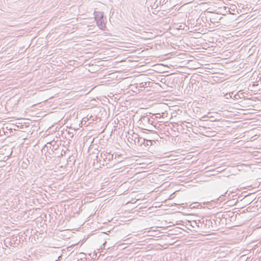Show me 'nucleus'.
<instances>
[{"mask_svg":"<svg viewBox=\"0 0 261 261\" xmlns=\"http://www.w3.org/2000/svg\"><path fill=\"white\" fill-rule=\"evenodd\" d=\"M154 119H151L148 116H143L139 120V123L142 129L147 130H153L155 127L153 125Z\"/></svg>","mask_w":261,"mask_h":261,"instance_id":"f257e3e1","label":"nucleus"},{"mask_svg":"<svg viewBox=\"0 0 261 261\" xmlns=\"http://www.w3.org/2000/svg\"><path fill=\"white\" fill-rule=\"evenodd\" d=\"M97 158L99 161L101 163L103 166L109 164L111 162H113L114 154L111 152H102L100 153V155H97Z\"/></svg>","mask_w":261,"mask_h":261,"instance_id":"f03ea898","label":"nucleus"},{"mask_svg":"<svg viewBox=\"0 0 261 261\" xmlns=\"http://www.w3.org/2000/svg\"><path fill=\"white\" fill-rule=\"evenodd\" d=\"M94 15L98 27L100 30H105L106 28V22L103 18V13L100 11H94Z\"/></svg>","mask_w":261,"mask_h":261,"instance_id":"7ed1b4c3","label":"nucleus"},{"mask_svg":"<svg viewBox=\"0 0 261 261\" xmlns=\"http://www.w3.org/2000/svg\"><path fill=\"white\" fill-rule=\"evenodd\" d=\"M121 158V156L120 154H116L115 158H114L113 162L111 163V165H110V167L121 162L122 161Z\"/></svg>","mask_w":261,"mask_h":261,"instance_id":"20e7f679","label":"nucleus"},{"mask_svg":"<svg viewBox=\"0 0 261 261\" xmlns=\"http://www.w3.org/2000/svg\"><path fill=\"white\" fill-rule=\"evenodd\" d=\"M206 225H208V227L212 229H217V226L215 225L214 222L213 220H206Z\"/></svg>","mask_w":261,"mask_h":261,"instance_id":"39448f33","label":"nucleus"},{"mask_svg":"<svg viewBox=\"0 0 261 261\" xmlns=\"http://www.w3.org/2000/svg\"><path fill=\"white\" fill-rule=\"evenodd\" d=\"M234 213L231 212H227L223 214L222 215V217L224 219H226V217L228 216V217L232 218L233 216Z\"/></svg>","mask_w":261,"mask_h":261,"instance_id":"423d86ee","label":"nucleus"},{"mask_svg":"<svg viewBox=\"0 0 261 261\" xmlns=\"http://www.w3.org/2000/svg\"><path fill=\"white\" fill-rule=\"evenodd\" d=\"M221 220L220 219V215L218 217H216L215 219H213V221L214 222L215 225L217 226V228H218V226H220Z\"/></svg>","mask_w":261,"mask_h":261,"instance_id":"0eeeda50","label":"nucleus"},{"mask_svg":"<svg viewBox=\"0 0 261 261\" xmlns=\"http://www.w3.org/2000/svg\"><path fill=\"white\" fill-rule=\"evenodd\" d=\"M187 225H189L193 228H195L196 226H197L198 227H199V226L197 225V222L196 221H189Z\"/></svg>","mask_w":261,"mask_h":261,"instance_id":"6e6552de","label":"nucleus"},{"mask_svg":"<svg viewBox=\"0 0 261 261\" xmlns=\"http://www.w3.org/2000/svg\"><path fill=\"white\" fill-rule=\"evenodd\" d=\"M140 139L143 141V144H145V146H150L152 144L151 140H145V139L142 138H141Z\"/></svg>","mask_w":261,"mask_h":261,"instance_id":"1a4fd4ad","label":"nucleus"},{"mask_svg":"<svg viewBox=\"0 0 261 261\" xmlns=\"http://www.w3.org/2000/svg\"><path fill=\"white\" fill-rule=\"evenodd\" d=\"M133 137H134V141L135 143L136 142V140L137 139L138 142L140 141L141 144L143 143V141L142 140H141L140 138H138V135L137 134H135L133 136Z\"/></svg>","mask_w":261,"mask_h":261,"instance_id":"9d476101","label":"nucleus"},{"mask_svg":"<svg viewBox=\"0 0 261 261\" xmlns=\"http://www.w3.org/2000/svg\"><path fill=\"white\" fill-rule=\"evenodd\" d=\"M10 243V239H9V238H7L6 239V240H5V244H7V243Z\"/></svg>","mask_w":261,"mask_h":261,"instance_id":"9b49d317","label":"nucleus"},{"mask_svg":"<svg viewBox=\"0 0 261 261\" xmlns=\"http://www.w3.org/2000/svg\"><path fill=\"white\" fill-rule=\"evenodd\" d=\"M53 143H55V142L54 141H53V142H50V143H47V145H48V144L51 145Z\"/></svg>","mask_w":261,"mask_h":261,"instance_id":"f8f14e48","label":"nucleus"},{"mask_svg":"<svg viewBox=\"0 0 261 261\" xmlns=\"http://www.w3.org/2000/svg\"><path fill=\"white\" fill-rule=\"evenodd\" d=\"M56 261H57V260H56Z\"/></svg>","mask_w":261,"mask_h":261,"instance_id":"ddd939ff","label":"nucleus"},{"mask_svg":"<svg viewBox=\"0 0 261 261\" xmlns=\"http://www.w3.org/2000/svg\"><path fill=\"white\" fill-rule=\"evenodd\" d=\"M56 261H57V260H56Z\"/></svg>","mask_w":261,"mask_h":261,"instance_id":"4468645a","label":"nucleus"},{"mask_svg":"<svg viewBox=\"0 0 261 261\" xmlns=\"http://www.w3.org/2000/svg\"><path fill=\"white\" fill-rule=\"evenodd\" d=\"M56 261H57V260H56Z\"/></svg>","mask_w":261,"mask_h":261,"instance_id":"2eb2a0df","label":"nucleus"}]
</instances>
